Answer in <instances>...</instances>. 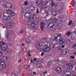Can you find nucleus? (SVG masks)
Here are the masks:
<instances>
[{"label": "nucleus", "instance_id": "ddd939ff", "mask_svg": "<svg viewBox=\"0 0 76 76\" xmlns=\"http://www.w3.org/2000/svg\"><path fill=\"white\" fill-rule=\"evenodd\" d=\"M22 68L21 65H20L18 67V70H17V73H16V76H18L19 74V73L20 72V70H21V69Z\"/></svg>", "mask_w": 76, "mask_h": 76}, {"label": "nucleus", "instance_id": "20e7f679", "mask_svg": "<svg viewBox=\"0 0 76 76\" xmlns=\"http://www.w3.org/2000/svg\"><path fill=\"white\" fill-rule=\"evenodd\" d=\"M0 66L2 68H5L6 67V64L5 61H2L0 63Z\"/></svg>", "mask_w": 76, "mask_h": 76}, {"label": "nucleus", "instance_id": "a878e982", "mask_svg": "<svg viewBox=\"0 0 76 76\" xmlns=\"http://www.w3.org/2000/svg\"><path fill=\"white\" fill-rule=\"evenodd\" d=\"M31 17L32 18V19L35 20L36 19H37V15H31Z\"/></svg>", "mask_w": 76, "mask_h": 76}, {"label": "nucleus", "instance_id": "412c9836", "mask_svg": "<svg viewBox=\"0 0 76 76\" xmlns=\"http://www.w3.org/2000/svg\"><path fill=\"white\" fill-rule=\"evenodd\" d=\"M69 73L71 74V73L70 72H66L65 73L63 74V76H70V74H69Z\"/></svg>", "mask_w": 76, "mask_h": 76}, {"label": "nucleus", "instance_id": "79ce46f5", "mask_svg": "<svg viewBox=\"0 0 76 76\" xmlns=\"http://www.w3.org/2000/svg\"><path fill=\"white\" fill-rule=\"evenodd\" d=\"M12 24H10L9 25L7 26L8 28H11L12 27Z\"/></svg>", "mask_w": 76, "mask_h": 76}, {"label": "nucleus", "instance_id": "9d476101", "mask_svg": "<svg viewBox=\"0 0 76 76\" xmlns=\"http://www.w3.org/2000/svg\"><path fill=\"white\" fill-rule=\"evenodd\" d=\"M7 13L8 14V13L9 14H10V16L11 17L15 16V14H14L13 12H12V11L10 10H7Z\"/></svg>", "mask_w": 76, "mask_h": 76}, {"label": "nucleus", "instance_id": "393cba45", "mask_svg": "<svg viewBox=\"0 0 76 76\" xmlns=\"http://www.w3.org/2000/svg\"><path fill=\"white\" fill-rule=\"evenodd\" d=\"M8 57L7 56H4L2 58V59L3 60V61H7V60L8 59Z\"/></svg>", "mask_w": 76, "mask_h": 76}, {"label": "nucleus", "instance_id": "39448f33", "mask_svg": "<svg viewBox=\"0 0 76 76\" xmlns=\"http://www.w3.org/2000/svg\"><path fill=\"white\" fill-rule=\"evenodd\" d=\"M5 6L7 8H9V9H10L12 7V4L9 2L6 3Z\"/></svg>", "mask_w": 76, "mask_h": 76}, {"label": "nucleus", "instance_id": "864d4df0", "mask_svg": "<svg viewBox=\"0 0 76 76\" xmlns=\"http://www.w3.org/2000/svg\"><path fill=\"white\" fill-rule=\"evenodd\" d=\"M28 1H26L24 3V4L25 5H26V6L28 5Z\"/></svg>", "mask_w": 76, "mask_h": 76}, {"label": "nucleus", "instance_id": "0e129e2a", "mask_svg": "<svg viewBox=\"0 0 76 76\" xmlns=\"http://www.w3.org/2000/svg\"><path fill=\"white\" fill-rule=\"evenodd\" d=\"M18 62H22V60H21V59H20V60L18 61Z\"/></svg>", "mask_w": 76, "mask_h": 76}, {"label": "nucleus", "instance_id": "49530a36", "mask_svg": "<svg viewBox=\"0 0 76 76\" xmlns=\"http://www.w3.org/2000/svg\"><path fill=\"white\" fill-rule=\"evenodd\" d=\"M10 23H9L10 24H13V21L12 20H11L10 21Z\"/></svg>", "mask_w": 76, "mask_h": 76}, {"label": "nucleus", "instance_id": "2eb2a0df", "mask_svg": "<svg viewBox=\"0 0 76 76\" xmlns=\"http://www.w3.org/2000/svg\"><path fill=\"white\" fill-rule=\"evenodd\" d=\"M56 72L58 73H61L62 72L61 69V68L60 67H57L56 69Z\"/></svg>", "mask_w": 76, "mask_h": 76}, {"label": "nucleus", "instance_id": "de8ad7c7", "mask_svg": "<svg viewBox=\"0 0 76 76\" xmlns=\"http://www.w3.org/2000/svg\"><path fill=\"white\" fill-rule=\"evenodd\" d=\"M61 34H59L57 36L58 37V38H62V37H61Z\"/></svg>", "mask_w": 76, "mask_h": 76}, {"label": "nucleus", "instance_id": "c03bdc74", "mask_svg": "<svg viewBox=\"0 0 76 76\" xmlns=\"http://www.w3.org/2000/svg\"><path fill=\"white\" fill-rule=\"evenodd\" d=\"M57 11L58 12H59V13H61V12H62V10H61V9L57 10Z\"/></svg>", "mask_w": 76, "mask_h": 76}, {"label": "nucleus", "instance_id": "6ab92c4d", "mask_svg": "<svg viewBox=\"0 0 76 76\" xmlns=\"http://www.w3.org/2000/svg\"><path fill=\"white\" fill-rule=\"evenodd\" d=\"M56 27L58 29H61V28H62V23H58Z\"/></svg>", "mask_w": 76, "mask_h": 76}, {"label": "nucleus", "instance_id": "dca6fc26", "mask_svg": "<svg viewBox=\"0 0 76 76\" xmlns=\"http://www.w3.org/2000/svg\"><path fill=\"white\" fill-rule=\"evenodd\" d=\"M42 0H36V4L38 6L42 4V2H41Z\"/></svg>", "mask_w": 76, "mask_h": 76}, {"label": "nucleus", "instance_id": "0eeeda50", "mask_svg": "<svg viewBox=\"0 0 76 76\" xmlns=\"http://www.w3.org/2000/svg\"><path fill=\"white\" fill-rule=\"evenodd\" d=\"M72 39H76V31L73 32L71 35Z\"/></svg>", "mask_w": 76, "mask_h": 76}, {"label": "nucleus", "instance_id": "f257e3e1", "mask_svg": "<svg viewBox=\"0 0 76 76\" xmlns=\"http://www.w3.org/2000/svg\"><path fill=\"white\" fill-rule=\"evenodd\" d=\"M48 4L47 2L42 1V4L39 6V7L41 9H44L45 10H46V11H48L49 7L47 5Z\"/></svg>", "mask_w": 76, "mask_h": 76}, {"label": "nucleus", "instance_id": "473e14b6", "mask_svg": "<svg viewBox=\"0 0 76 76\" xmlns=\"http://www.w3.org/2000/svg\"><path fill=\"white\" fill-rule=\"evenodd\" d=\"M27 53L28 54V57H31V51H28L27 52Z\"/></svg>", "mask_w": 76, "mask_h": 76}, {"label": "nucleus", "instance_id": "4c0bfd02", "mask_svg": "<svg viewBox=\"0 0 76 76\" xmlns=\"http://www.w3.org/2000/svg\"><path fill=\"white\" fill-rule=\"evenodd\" d=\"M61 39V37H58V36H57L56 37H55V39H59V41H60V39Z\"/></svg>", "mask_w": 76, "mask_h": 76}, {"label": "nucleus", "instance_id": "4468645a", "mask_svg": "<svg viewBox=\"0 0 76 76\" xmlns=\"http://www.w3.org/2000/svg\"><path fill=\"white\" fill-rule=\"evenodd\" d=\"M1 42L0 43V47L2 48L4 47L5 46H7L6 44V43L4 42Z\"/></svg>", "mask_w": 76, "mask_h": 76}, {"label": "nucleus", "instance_id": "5701e85b", "mask_svg": "<svg viewBox=\"0 0 76 76\" xmlns=\"http://www.w3.org/2000/svg\"><path fill=\"white\" fill-rule=\"evenodd\" d=\"M61 53L62 55H65L67 53V52L66 51V50L64 49L62 51H61Z\"/></svg>", "mask_w": 76, "mask_h": 76}, {"label": "nucleus", "instance_id": "4be33fe9", "mask_svg": "<svg viewBox=\"0 0 76 76\" xmlns=\"http://www.w3.org/2000/svg\"><path fill=\"white\" fill-rule=\"evenodd\" d=\"M66 45H70V44H71V41L69 39H66Z\"/></svg>", "mask_w": 76, "mask_h": 76}, {"label": "nucleus", "instance_id": "f704fd0d", "mask_svg": "<svg viewBox=\"0 0 76 76\" xmlns=\"http://www.w3.org/2000/svg\"><path fill=\"white\" fill-rule=\"evenodd\" d=\"M37 67H38V68H40V69H42V65L40 64H39L37 65Z\"/></svg>", "mask_w": 76, "mask_h": 76}, {"label": "nucleus", "instance_id": "9b49d317", "mask_svg": "<svg viewBox=\"0 0 76 76\" xmlns=\"http://www.w3.org/2000/svg\"><path fill=\"white\" fill-rule=\"evenodd\" d=\"M61 39H59V43L61 45H62V44H64V43H66V40L65 41V39H61Z\"/></svg>", "mask_w": 76, "mask_h": 76}, {"label": "nucleus", "instance_id": "a18cd8bd", "mask_svg": "<svg viewBox=\"0 0 76 76\" xmlns=\"http://www.w3.org/2000/svg\"><path fill=\"white\" fill-rule=\"evenodd\" d=\"M75 58V56H70V58L71 59H74V58Z\"/></svg>", "mask_w": 76, "mask_h": 76}, {"label": "nucleus", "instance_id": "1a4fd4ad", "mask_svg": "<svg viewBox=\"0 0 76 76\" xmlns=\"http://www.w3.org/2000/svg\"><path fill=\"white\" fill-rule=\"evenodd\" d=\"M50 42L51 43L54 44V45H57V44H58V43H57V41L56 40L54 39H50Z\"/></svg>", "mask_w": 76, "mask_h": 76}, {"label": "nucleus", "instance_id": "7c9ffc66", "mask_svg": "<svg viewBox=\"0 0 76 76\" xmlns=\"http://www.w3.org/2000/svg\"><path fill=\"white\" fill-rule=\"evenodd\" d=\"M36 45L38 47H41V46L42 45V43L41 42L39 43L37 42L36 43Z\"/></svg>", "mask_w": 76, "mask_h": 76}, {"label": "nucleus", "instance_id": "69168bd1", "mask_svg": "<svg viewBox=\"0 0 76 76\" xmlns=\"http://www.w3.org/2000/svg\"><path fill=\"white\" fill-rule=\"evenodd\" d=\"M46 73H47V72H45L43 73V75H45V74H46Z\"/></svg>", "mask_w": 76, "mask_h": 76}, {"label": "nucleus", "instance_id": "e2e57ef3", "mask_svg": "<svg viewBox=\"0 0 76 76\" xmlns=\"http://www.w3.org/2000/svg\"><path fill=\"white\" fill-rule=\"evenodd\" d=\"M61 19H63V15H61Z\"/></svg>", "mask_w": 76, "mask_h": 76}, {"label": "nucleus", "instance_id": "c85d7f7f", "mask_svg": "<svg viewBox=\"0 0 76 76\" xmlns=\"http://www.w3.org/2000/svg\"><path fill=\"white\" fill-rule=\"evenodd\" d=\"M43 51L45 52L46 53H48L49 51H50V48H47V50H45V49H43Z\"/></svg>", "mask_w": 76, "mask_h": 76}, {"label": "nucleus", "instance_id": "09e8293b", "mask_svg": "<svg viewBox=\"0 0 76 76\" xmlns=\"http://www.w3.org/2000/svg\"><path fill=\"white\" fill-rule=\"evenodd\" d=\"M50 47L52 48H55V45H50Z\"/></svg>", "mask_w": 76, "mask_h": 76}, {"label": "nucleus", "instance_id": "f3484780", "mask_svg": "<svg viewBox=\"0 0 76 76\" xmlns=\"http://www.w3.org/2000/svg\"><path fill=\"white\" fill-rule=\"evenodd\" d=\"M33 60H32V59H31L30 60V63H33L34 64H37V62L36 61L37 60L35 58H34L33 59Z\"/></svg>", "mask_w": 76, "mask_h": 76}, {"label": "nucleus", "instance_id": "37998d69", "mask_svg": "<svg viewBox=\"0 0 76 76\" xmlns=\"http://www.w3.org/2000/svg\"><path fill=\"white\" fill-rule=\"evenodd\" d=\"M0 50H1V49H0V57H1V56L3 55V52L1 50L0 51Z\"/></svg>", "mask_w": 76, "mask_h": 76}, {"label": "nucleus", "instance_id": "7ed1b4c3", "mask_svg": "<svg viewBox=\"0 0 76 76\" xmlns=\"http://www.w3.org/2000/svg\"><path fill=\"white\" fill-rule=\"evenodd\" d=\"M48 27H49V28H50V30H51V29L54 30V28H56V26L54 25H52V23H50L48 25Z\"/></svg>", "mask_w": 76, "mask_h": 76}, {"label": "nucleus", "instance_id": "72a5a7b5", "mask_svg": "<svg viewBox=\"0 0 76 76\" xmlns=\"http://www.w3.org/2000/svg\"><path fill=\"white\" fill-rule=\"evenodd\" d=\"M48 65L49 67H50L51 66L53 65V63L51 62V61H49L48 63Z\"/></svg>", "mask_w": 76, "mask_h": 76}, {"label": "nucleus", "instance_id": "2f4dec72", "mask_svg": "<svg viewBox=\"0 0 76 76\" xmlns=\"http://www.w3.org/2000/svg\"><path fill=\"white\" fill-rule=\"evenodd\" d=\"M31 26H32V28H36L37 25L35 24V23H33L31 24Z\"/></svg>", "mask_w": 76, "mask_h": 76}, {"label": "nucleus", "instance_id": "bf43d9fd", "mask_svg": "<svg viewBox=\"0 0 76 76\" xmlns=\"http://www.w3.org/2000/svg\"><path fill=\"white\" fill-rule=\"evenodd\" d=\"M37 13H39V9H37L36 11Z\"/></svg>", "mask_w": 76, "mask_h": 76}, {"label": "nucleus", "instance_id": "4d7b16f0", "mask_svg": "<svg viewBox=\"0 0 76 76\" xmlns=\"http://www.w3.org/2000/svg\"><path fill=\"white\" fill-rule=\"evenodd\" d=\"M26 42H29V40L28 39H26Z\"/></svg>", "mask_w": 76, "mask_h": 76}, {"label": "nucleus", "instance_id": "8fccbe9b", "mask_svg": "<svg viewBox=\"0 0 76 76\" xmlns=\"http://www.w3.org/2000/svg\"><path fill=\"white\" fill-rule=\"evenodd\" d=\"M72 21H70L69 23H68V25L69 26H70V25H72Z\"/></svg>", "mask_w": 76, "mask_h": 76}, {"label": "nucleus", "instance_id": "f03ea898", "mask_svg": "<svg viewBox=\"0 0 76 76\" xmlns=\"http://www.w3.org/2000/svg\"><path fill=\"white\" fill-rule=\"evenodd\" d=\"M47 21L46 20H43L42 23H41L40 27L42 31H44V28H45V26L47 25Z\"/></svg>", "mask_w": 76, "mask_h": 76}, {"label": "nucleus", "instance_id": "6e6552de", "mask_svg": "<svg viewBox=\"0 0 76 76\" xmlns=\"http://www.w3.org/2000/svg\"><path fill=\"white\" fill-rule=\"evenodd\" d=\"M3 19L5 20H7V21H8L9 20V19H10V17L9 15L6 16H5L4 15L3 17Z\"/></svg>", "mask_w": 76, "mask_h": 76}, {"label": "nucleus", "instance_id": "052dcab7", "mask_svg": "<svg viewBox=\"0 0 76 76\" xmlns=\"http://www.w3.org/2000/svg\"><path fill=\"white\" fill-rule=\"evenodd\" d=\"M65 46H66L65 45H62L61 46V48H64V47H65Z\"/></svg>", "mask_w": 76, "mask_h": 76}, {"label": "nucleus", "instance_id": "603ef678", "mask_svg": "<svg viewBox=\"0 0 76 76\" xmlns=\"http://www.w3.org/2000/svg\"><path fill=\"white\" fill-rule=\"evenodd\" d=\"M53 20L54 22H57V19L55 18V19H53Z\"/></svg>", "mask_w": 76, "mask_h": 76}, {"label": "nucleus", "instance_id": "58836bf2", "mask_svg": "<svg viewBox=\"0 0 76 76\" xmlns=\"http://www.w3.org/2000/svg\"><path fill=\"white\" fill-rule=\"evenodd\" d=\"M45 44H47V46L48 47H50V42H45Z\"/></svg>", "mask_w": 76, "mask_h": 76}, {"label": "nucleus", "instance_id": "680f3d73", "mask_svg": "<svg viewBox=\"0 0 76 76\" xmlns=\"http://www.w3.org/2000/svg\"><path fill=\"white\" fill-rule=\"evenodd\" d=\"M61 48L60 47H59L58 48V50L59 51L61 50Z\"/></svg>", "mask_w": 76, "mask_h": 76}, {"label": "nucleus", "instance_id": "13d9d810", "mask_svg": "<svg viewBox=\"0 0 76 76\" xmlns=\"http://www.w3.org/2000/svg\"><path fill=\"white\" fill-rule=\"evenodd\" d=\"M24 67H25V69H28V66L25 65L24 66Z\"/></svg>", "mask_w": 76, "mask_h": 76}, {"label": "nucleus", "instance_id": "f8f14e48", "mask_svg": "<svg viewBox=\"0 0 76 76\" xmlns=\"http://www.w3.org/2000/svg\"><path fill=\"white\" fill-rule=\"evenodd\" d=\"M31 14L32 13L31 12H27L25 14L24 16L26 18H29L31 16Z\"/></svg>", "mask_w": 76, "mask_h": 76}, {"label": "nucleus", "instance_id": "b1692460", "mask_svg": "<svg viewBox=\"0 0 76 76\" xmlns=\"http://www.w3.org/2000/svg\"><path fill=\"white\" fill-rule=\"evenodd\" d=\"M8 47L7 45V46H5L3 48H2V49L4 51H6L7 50Z\"/></svg>", "mask_w": 76, "mask_h": 76}, {"label": "nucleus", "instance_id": "338daca9", "mask_svg": "<svg viewBox=\"0 0 76 76\" xmlns=\"http://www.w3.org/2000/svg\"><path fill=\"white\" fill-rule=\"evenodd\" d=\"M33 74H34V75H37V73H36L35 72H33Z\"/></svg>", "mask_w": 76, "mask_h": 76}, {"label": "nucleus", "instance_id": "3c124183", "mask_svg": "<svg viewBox=\"0 0 76 76\" xmlns=\"http://www.w3.org/2000/svg\"><path fill=\"white\" fill-rule=\"evenodd\" d=\"M46 38L45 37H43L42 38V40H43V41H46Z\"/></svg>", "mask_w": 76, "mask_h": 76}, {"label": "nucleus", "instance_id": "774afa93", "mask_svg": "<svg viewBox=\"0 0 76 76\" xmlns=\"http://www.w3.org/2000/svg\"><path fill=\"white\" fill-rule=\"evenodd\" d=\"M11 76H16V75H15V74H13L11 75Z\"/></svg>", "mask_w": 76, "mask_h": 76}, {"label": "nucleus", "instance_id": "5fc2aeb1", "mask_svg": "<svg viewBox=\"0 0 76 76\" xmlns=\"http://www.w3.org/2000/svg\"><path fill=\"white\" fill-rule=\"evenodd\" d=\"M59 59L58 58V59H55V61L56 62V61H58V62H59Z\"/></svg>", "mask_w": 76, "mask_h": 76}, {"label": "nucleus", "instance_id": "423d86ee", "mask_svg": "<svg viewBox=\"0 0 76 76\" xmlns=\"http://www.w3.org/2000/svg\"><path fill=\"white\" fill-rule=\"evenodd\" d=\"M22 14L23 15V13H26L27 12L29 11V8L27 7H25L22 9Z\"/></svg>", "mask_w": 76, "mask_h": 76}, {"label": "nucleus", "instance_id": "cd10ccee", "mask_svg": "<svg viewBox=\"0 0 76 76\" xmlns=\"http://www.w3.org/2000/svg\"><path fill=\"white\" fill-rule=\"evenodd\" d=\"M70 63V65L72 66H75V65H76V63H75V62L73 61H71Z\"/></svg>", "mask_w": 76, "mask_h": 76}, {"label": "nucleus", "instance_id": "6e6d98bb", "mask_svg": "<svg viewBox=\"0 0 76 76\" xmlns=\"http://www.w3.org/2000/svg\"><path fill=\"white\" fill-rule=\"evenodd\" d=\"M28 73L29 74H31V73H32V71L29 70L28 71Z\"/></svg>", "mask_w": 76, "mask_h": 76}, {"label": "nucleus", "instance_id": "c9c22d12", "mask_svg": "<svg viewBox=\"0 0 76 76\" xmlns=\"http://www.w3.org/2000/svg\"><path fill=\"white\" fill-rule=\"evenodd\" d=\"M52 10L53 9H52V8H51L50 7H48V12H50V11L52 12Z\"/></svg>", "mask_w": 76, "mask_h": 76}, {"label": "nucleus", "instance_id": "ea45409f", "mask_svg": "<svg viewBox=\"0 0 76 76\" xmlns=\"http://www.w3.org/2000/svg\"><path fill=\"white\" fill-rule=\"evenodd\" d=\"M72 47L73 48V49H75V50H76V44H74Z\"/></svg>", "mask_w": 76, "mask_h": 76}, {"label": "nucleus", "instance_id": "bb28decb", "mask_svg": "<svg viewBox=\"0 0 76 76\" xmlns=\"http://www.w3.org/2000/svg\"><path fill=\"white\" fill-rule=\"evenodd\" d=\"M73 66H72V65H71L70 64H69L68 65L67 67L68 69H69L70 70H72L73 69Z\"/></svg>", "mask_w": 76, "mask_h": 76}, {"label": "nucleus", "instance_id": "a211bd4d", "mask_svg": "<svg viewBox=\"0 0 76 76\" xmlns=\"http://www.w3.org/2000/svg\"><path fill=\"white\" fill-rule=\"evenodd\" d=\"M52 15H53V16H56L58 15V13H57V12L55 11V10H52Z\"/></svg>", "mask_w": 76, "mask_h": 76}, {"label": "nucleus", "instance_id": "c756f323", "mask_svg": "<svg viewBox=\"0 0 76 76\" xmlns=\"http://www.w3.org/2000/svg\"><path fill=\"white\" fill-rule=\"evenodd\" d=\"M57 3L56 2H54V3L52 4L51 7H56L57 6Z\"/></svg>", "mask_w": 76, "mask_h": 76}, {"label": "nucleus", "instance_id": "e433bc0d", "mask_svg": "<svg viewBox=\"0 0 76 76\" xmlns=\"http://www.w3.org/2000/svg\"><path fill=\"white\" fill-rule=\"evenodd\" d=\"M71 34V33H70V31L66 33L65 34V35H67L68 37H69V35H70Z\"/></svg>", "mask_w": 76, "mask_h": 76}, {"label": "nucleus", "instance_id": "aec40b11", "mask_svg": "<svg viewBox=\"0 0 76 76\" xmlns=\"http://www.w3.org/2000/svg\"><path fill=\"white\" fill-rule=\"evenodd\" d=\"M30 9L32 12H35V7L33 6H31L30 7Z\"/></svg>", "mask_w": 76, "mask_h": 76}, {"label": "nucleus", "instance_id": "a19ab883", "mask_svg": "<svg viewBox=\"0 0 76 76\" xmlns=\"http://www.w3.org/2000/svg\"><path fill=\"white\" fill-rule=\"evenodd\" d=\"M19 32L20 33V34H23V32H24V31H23V30L21 29L20 31Z\"/></svg>", "mask_w": 76, "mask_h": 76}]
</instances>
